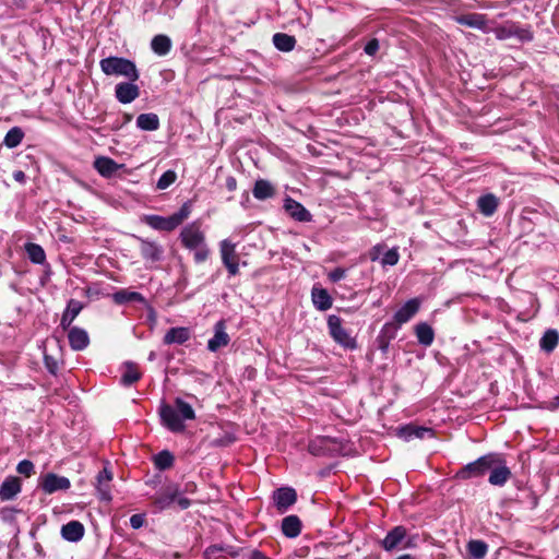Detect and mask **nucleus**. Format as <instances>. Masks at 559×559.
<instances>
[{"label":"nucleus","instance_id":"nucleus-1","mask_svg":"<svg viewBox=\"0 0 559 559\" xmlns=\"http://www.w3.org/2000/svg\"><path fill=\"white\" fill-rule=\"evenodd\" d=\"M175 406L163 402L159 406V416L164 427L171 432H183L186 430L185 420L195 419V413L192 406L181 397H176Z\"/></svg>","mask_w":559,"mask_h":559},{"label":"nucleus","instance_id":"nucleus-2","mask_svg":"<svg viewBox=\"0 0 559 559\" xmlns=\"http://www.w3.org/2000/svg\"><path fill=\"white\" fill-rule=\"evenodd\" d=\"M179 238L186 249L194 251L193 258L195 263H202L209 259L210 249L199 222H192L185 226L180 231Z\"/></svg>","mask_w":559,"mask_h":559},{"label":"nucleus","instance_id":"nucleus-3","mask_svg":"<svg viewBox=\"0 0 559 559\" xmlns=\"http://www.w3.org/2000/svg\"><path fill=\"white\" fill-rule=\"evenodd\" d=\"M100 70L108 76H122L131 82H136L140 72L136 64L127 58L110 56L99 61Z\"/></svg>","mask_w":559,"mask_h":559},{"label":"nucleus","instance_id":"nucleus-4","mask_svg":"<svg viewBox=\"0 0 559 559\" xmlns=\"http://www.w3.org/2000/svg\"><path fill=\"white\" fill-rule=\"evenodd\" d=\"M192 203L191 201L185 202L178 212L174 213L168 217L160 215H144L142 221L155 230L173 231L179 227L185 219H187L191 213Z\"/></svg>","mask_w":559,"mask_h":559},{"label":"nucleus","instance_id":"nucleus-5","mask_svg":"<svg viewBox=\"0 0 559 559\" xmlns=\"http://www.w3.org/2000/svg\"><path fill=\"white\" fill-rule=\"evenodd\" d=\"M380 545L388 552L414 548L416 546V536L408 535L405 526L397 525L386 533Z\"/></svg>","mask_w":559,"mask_h":559},{"label":"nucleus","instance_id":"nucleus-6","mask_svg":"<svg viewBox=\"0 0 559 559\" xmlns=\"http://www.w3.org/2000/svg\"><path fill=\"white\" fill-rule=\"evenodd\" d=\"M489 32H492L496 38L499 40H506L515 37L521 43H528L534 38L533 32L530 27H521L518 23L510 21L493 28H489Z\"/></svg>","mask_w":559,"mask_h":559},{"label":"nucleus","instance_id":"nucleus-7","mask_svg":"<svg viewBox=\"0 0 559 559\" xmlns=\"http://www.w3.org/2000/svg\"><path fill=\"white\" fill-rule=\"evenodd\" d=\"M493 457H496V452L487 453L474 462L464 465L457 471L456 478L466 480L484 476L488 473Z\"/></svg>","mask_w":559,"mask_h":559},{"label":"nucleus","instance_id":"nucleus-8","mask_svg":"<svg viewBox=\"0 0 559 559\" xmlns=\"http://www.w3.org/2000/svg\"><path fill=\"white\" fill-rule=\"evenodd\" d=\"M328 328L330 335L337 344L346 349H355L357 347L356 340L342 326V319L338 316H329Z\"/></svg>","mask_w":559,"mask_h":559},{"label":"nucleus","instance_id":"nucleus-9","mask_svg":"<svg viewBox=\"0 0 559 559\" xmlns=\"http://www.w3.org/2000/svg\"><path fill=\"white\" fill-rule=\"evenodd\" d=\"M488 481L492 486H503L511 477V469L508 467L503 454L496 453V457L492 459L490 468L488 471Z\"/></svg>","mask_w":559,"mask_h":559},{"label":"nucleus","instance_id":"nucleus-10","mask_svg":"<svg viewBox=\"0 0 559 559\" xmlns=\"http://www.w3.org/2000/svg\"><path fill=\"white\" fill-rule=\"evenodd\" d=\"M71 487V481L68 477L60 476L55 473H47L40 478L39 488L47 495L56 491H66Z\"/></svg>","mask_w":559,"mask_h":559},{"label":"nucleus","instance_id":"nucleus-11","mask_svg":"<svg viewBox=\"0 0 559 559\" xmlns=\"http://www.w3.org/2000/svg\"><path fill=\"white\" fill-rule=\"evenodd\" d=\"M273 502L280 513L287 512L297 501V492L292 487H281L273 491Z\"/></svg>","mask_w":559,"mask_h":559},{"label":"nucleus","instance_id":"nucleus-12","mask_svg":"<svg viewBox=\"0 0 559 559\" xmlns=\"http://www.w3.org/2000/svg\"><path fill=\"white\" fill-rule=\"evenodd\" d=\"M222 262L226 266L228 273L233 276L238 274L239 265L236 254V245L229 239H224L219 243Z\"/></svg>","mask_w":559,"mask_h":559},{"label":"nucleus","instance_id":"nucleus-13","mask_svg":"<svg viewBox=\"0 0 559 559\" xmlns=\"http://www.w3.org/2000/svg\"><path fill=\"white\" fill-rule=\"evenodd\" d=\"M230 342V337L226 332L225 320H219L214 325V335L207 342V349L212 353L217 352L222 347H226Z\"/></svg>","mask_w":559,"mask_h":559},{"label":"nucleus","instance_id":"nucleus-14","mask_svg":"<svg viewBox=\"0 0 559 559\" xmlns=\"http://www.w3.org/2000/svg\"><path fill=\"white\" fill-rule=\"evenodd\" d=\"M140 96V87L135 82H120L115 87V97L121 104H130Z\"/></svg>","mask_w":559,"mask_h":559},{"label":"nucleus","instance_id":"nucleus-15","mask_svg":"<svg viewBox=\"0 0 559 559\" xmlns=\"http://www.w3.org/2000/svg\"><path fill=\"white\" fill-rule=\"evenodd\" d=\"M284 209L286 213L297 222L306 223L312 219L310 212L300 202L290 197L284 200Z\"/></svg>","mask_w":559,"mask_h":559},{"label":"nucleus","instance_id":"nucleus-16","mask_svg":"<svg viewBox=\"0 0 559 559\" xmlns=\"http://www.w3.org/2000/svg\"><path fill=\"white\" fill-rule=\"evenodd\" d=\"M138 240L140 241L141 255L145 261L158 262L162 260L164 249L158 242L140 237H138Z\"/></svg>","mask_w":559,"mask_h":559},{"label":"nucleus","instance_id":"nucleus-17","mask_svg":"<svg viewBox=\"0 0 559 559\" xmlns=\"http://www.w3.org/2000/svg\"><path fill=\"white\" fill-rule=\"evenodd\" d=\"M180 493L179 486L176 484L167 485L154 499V504L159 510L168 509Z\"/></svg>","mask_w":559,"mask_h":559},{"label":"nucleus","instance_id":"nucleus-18","mask_svg":"<svg viewBox=\"0 0 559 559\" xmlns=\"http://www.w3.org/2000/svg\"><path fill=\"white\" fill-rule=\"evenodd\" d=\"M397 436L405 441H409L413 439H424L426 436L432 437L433 430L431 428L408 424L397 428Z\"/></svg>","mask_w":559,"mask_h":559},{"label":"nucleus","instance_id":"nucleus-19","mask_svg":"<svg viewBox=\"0 0 559 559\" xmlns=\"http://www.w3.org/2000/svg\"><path fill=\"white\" fill-rule=\"evenodd\" d=\"M83 308L84 304L80 300L71 298L68 301L60 320V326L62 328V330L67 331L71 326L72 322L80 314Z\"/></svg>","mask_w":559,"mask_h":559},{"label":"nucleus","instance_id":"nucleus-20","mask_svg":"<svg viewBox=\"0 0 559 559\" xmlns=\"http://www.w3.org/2000/svg\"><path fill=\"white\" fill-rule=\"evenodd\" d=\"M68 340L70 347L78 352L85 349L90 344L87 332L79 326H70L68 329Z\"/></svg>","mask_w":559,"mask_h":559},{"label":"nucleus","instance_id":"nucleus-21","mask_svg":"<svg viewBox=\"0 0 559 559\" xmlns=\"http://www.w3.org/2000/svg\"><path fill=\"white\" fill-rule=\"evenodd\" d=\"M456 22L460 25L468 26L472 28H476L483 31L484 33H489V27L487 23V19L485 14L480 13H468L463 14L456 17Z\"/></svg>","mask_w":559,"mask_h":559},{"label":"nucleus","instance_id":"nucleus-22","mask_svg":"<svg viewBox=\"0 0 559 559\" xmlns=\"http://www.w3.org/2000/svg\"><path fill=\"white\" fill-rule=\"evenodd\" d=\"M420 302L417 298L407 300L395 313L394 320L397 324L408 322L419 310Z\"/></svg>","mask_w":559,"mask_h":559},{"label":"nucleus","instance_id":"nucleus-23","mask_svg":"<svg viewBox=\"0 0 559 559\" xmlns=\"http://www.w3.org/2000/svg\"><path fill=\"white\" fill-rule=\"evenodd\" d=\"M191 337V331L186 326H176L169 329L164 335L163 342L166 345L178 344L181 345L189 341Z\"/></svg>","mask_w":559,"mask_h":559},{"label":"nucleus","instance_id":"nucleus-24","mask_svg":"<svg viewBox=\"0 0 559 559\" xmlns=\"http://www.w3.org/2000/svg\"><path fill=\"white\" fill-rule=\"evenodd\" d=\"M84 525L79 521H70L69 523L62 525L61 527V536L63 539L76 543L81 540L84 536Z\"/></svg>","mask_w":559,"mask_h":559},{"label":"nucleus","instance_id":"nucleus-25","mask_svg":"<svg viewBox=\"0 0 559 559\" xmlns=\"http://www.w3.org/2000/svg\"><path fill=\"white\" fill-rule=\"evenodd\" d=\"M301 528L302 523L300 519L295 514L287 515L282 520L281 530L283 535L287 538H296L299 536Z\"/></svg>","mask_w":559,"mask_h":559},{"label":"nucleus","instance_id":"nucleus-26","mask_svg":"<svg viewBox=\"0 0 559 559\" xmlns=\"http://www.w3.org/2000/svg\"><path fill=\"white\" fill-rule=\"evenodd\" d=\"M21 491V481L15 476L7 477L0 486V499L12 500Z\"/></svg>","mask_w":559,"mask_h":559},{"label":"nucleus","instance_id":"nucleus-27","mask_svg":"<svg viewBox=\"0 0 559 559\" xmlns=\"http://www.w3.org/2000/svg\"><path fill=\"white\" fill-rule=\"evenodd\" d=\"M111 479H112V473L107 467H104L97 474V491H98L100 500H104V501L111 500L110 488H109V483L111 481Z\"/></svg>","mask_w":559,"mask_h":559},{"label":"nucleus","instance_id":"nucleus-28","mask_svg":"<svg viewBox=\"0 0 559 559\" xmlns=\"http://www.w3.org/2000/svg\"><path fill=\"white\" fill-rule=\"evenodd\" d=\"M121 166L106 156L96 157L94 160V168L106 178L111 177Z\"/></svg>","mask_w":559,"mask_h":559},{"label":"nucleus","instance_id":"nucleus-29","mask_svg":"<svg viewBox=\"0 0 559 559\" xmlns=\"http://www.w3.org/2000/svg\"><path fill=\"white\" fill-rule=\"evenodd\" d=\"M112 300L117 305H124L128 302H140L145 304V298L138 292H131L128 289H119L112 294Z\"/></svg>","mask_w":559,"mask_h":559},{"label":"nucleus","instance_id":"nucleus-30","mask_svg":"<svg viewBox=\"0 0 559 559\" xmlns=\"http://www.w3.org/2000/svg\"><path fill=\"white\" fill-rule=\"evenodd\" d=\"M311 298L313 306L320 311H325L332 307V298L324 288L313 287Z\"/></svg>","mask_w":559,"mask_h":559},{"label":"nucleus","instance_id":"nucleus-31","mask_svg":"<svg viewBox=\"0 0 559 559\" xmlns=\"http://www.w3.org/2000/svg\"><path fill=\"white\" fill-rule=\"evenodd\" d=\"M252 194L257 200H266L275 194L272 183L265 179H258L252 189Z\"/></svg>","mask_w":559,"mask_h":559},{"label":"nucleus","instance_id":"nucleus-32","mask_svg":"<svg viewBox=\"0 0 559 559\" xmlns=\"http://www.w3.org/2000/svg\"><path fill=\"white\" fill-rule=\"evenodd\" d=\"M417 341L423 346H430L435 340L433 329L426 322H420L415 326Z\"/></svg>","mask_w":559,"mask_h":559},{"label":"nucleus","instance_id":"nucleus-33","mask_svg":"<svg viewBox=\"0 0 559 559\" xmlns=\"http://www.w3.org/2000/svg\"><path fill=\"white\" fill-rule=\"evenodd\" d=\"M479 212L485 216H491L498 207V199L492 193L481 195L477 201Z\"/></svg>","mask_w":559,"mask_h":559},{"label":"nucleus","instance_id":"nucleus-34","mask_svg":"<svg viewBox=\"0 0 559 559\" xmlns=\"http://www.w3.org/2000/svg\"><path fill=\"white\" fill-rule=\"evenodd\" d=\"M273 45L280 51L289 52L296 46V38L286 33H276L273 35Z\"/></svg>","mask_w":559,"mask_h":559},{"label":"nucleus","instance_id":"nucleus-35","mask_svg":"<svg viewBox=\"0 0 559 559\" xmlns=\"http://www.w3.org/2000/svg\"><path fill=\"white\" fill-rule=\"evenodd\" d=\"M151 49L157 56H166L171 49V40L167 35H156L151 40Z\"/></svg>","mask_w":559,"mask_h":559},{"label":"nucleus","instance_id":"nucleus-36","mask_svg":"<svg viewBox=\"0 0 559 559\" xmlns=\"http://www.w3.org/2000/svg\"><path fill=\"white\" fill-rule=\"evenodd\" d=\"M136 127L144 131H155L159 128V118L156 114H141L136 118Z\"/></svg>","mask_w":559,"mask_h":559},{"label":"nucleus","instance_id":"nucleus-37","mask_svg":"<svg viewBox=\"0 0 559 559\" xmlns=\"http://www.w3.org/2000/svg\"><path fill=\"white\" fill-rule=\"evenodd\" d=\"M25 251L29 261L34 264H44L46 261V253L43 247L38 243H25Z\"/></svg>","mask_w":559,"mask_h":559},{"label":"nucleus","instance_id":"nucleus-38","mask_svg":"<svg viewBox=\"0 0 559 559\" xmlns=\"http://www.w3.org/2000/svg\"><path fill=\"white\" fill-rule=\"evenodd\" d=\"M559 342V333L557 330H547L540 338L539 345L546 353H551Z\"/></svg>","mask_w":559,"mask_h":559},{"label":"nucleus","instance_id":"nucleus-39","mask_svg":"<svg viewBox=\"0 0 559 559\" xmlns=\"http://www.w3.org/2000/svg\"><path fill=\"white\" fill-rule=\"evenodd\" d=\"M23 139V130L20 127H13L7 132L3 139V145L8 148H14L22 143Z\"/></svg>","mask_w":559,"mask_h":559},{"label":"nucleus","instance_id":"nucleus-40","mask_svg":"<svg viewBox=\"0 0 559 559\" xmlns=\"http://www.w3.org/2000/svg\"><path fill=\"white\" fill-rule=\"evenodd\" d=\"M153 461L157 469L166 471L174 465L175 456L170 451L163 450L154 456Z\"/></svg>","mask_w":559,"mask_h":559},{"label":"nucleus","instance_id":"nucleus-41","mask_svg":"<svg viewBox=\"0 0 559 559\" xmlns=\"http://www.w3.org/2000/svg\"><path fill=\"white\" fill-rule=\"evenodd\" d=\"M467 550L472 558L484 559L488 551V545L483 540L473 539L468 542Z\"/></svg>","mask_w":559,"mask_h":559},{"label":"nucleus","instance_id":"nucleus-42","mask_svg":"<svg viewBox=\"0 0 559 559\" xmlns=\"http://www.w3.org/2000/svg\"><path fill=\"white\" fill-rule=\"evenodd\" d=\"M141 378V373L138 370V367L133 362H126V369L121 376V383L123 385H131L139 381Z\"/></svg>","mask_w":559,"mask_h":559},{"label":"nucleus","instance_id":"nucleus-43","mask_svg":"<svg viewBox=\"0 0 559 559\" xmlns=\"http://www.w3.org/2000/svg\"><path fill=\"white\" fill-rule=\"evenodd\" d=\"M177 179V174L175 170L169 169L166 170L157 180L156 189L165 190L170 187Z\"/></svg>","mask_w":559,"mask_h":559},{"label":"nucleus","instance_id":"nucleus-44","mask_svg":"<svg viewBox=\"0 0 559 559\" xmlns=\"http://www.w3.org/2000/svg\"><path fill=\"white\" fill-rule=\"evenodd\" d=\"M399 329H400V324H397L396 322H386L382 326L379 335L383 336L384 338H386L389 341H392L396 337Z\"/></svg>","mask_w":559,"mask_h":559},{"label":"nucleus","instance_id":"nucleus-45","mask_svg":"<svg viewBox=\"0 0 559 559\" xmlns=\"http://www.w3.org/2000/svg\"><path fill=\"white\" fill-rule=\"evenodd\" d=\"M329 442L328 438H319L309 443V452L313 455H323L324 449L326 448V443Z\"/></svg>","mask_w":559,"mask_h":559},{"label":"nucleus","instance_id":"nucleus-46","mask_svg":"<svg viewBox=\"0 0 559 559\" xmlns=\"http://www.w3.org/2000/svg\"><path fill=\"white\" fill-rule=\"evenodd\" d=\"M16 472L25 477H29L35 473V466L29 460H22L16 466Z\"/></svg>","mask_w":559,"mask_h":559},{"label":"nucleus","instance_id":"nucleus-47","mask_svg":"<svg viewBox=\"0 0 559 559\" xmlns=\"http://www.w3.org/2000/svg\"><path fill=\"white\" fill-rule=\"evenodd\" d=\"M399 259H400V255H399V252L396 249H390L388 250L382 260H381V263L383 265H390V266H393L395 265L397 262H399Z\"/></svg>","mask_w":559,"mask_h":559},{"label":"nucleus","instance_id":"nucleus-48","mask_svg":"<svg viewBox=\"0 0 559 559\" xmlns=\"http://www.w3.org/2000/svg\"><path fill=\"white\" fill-rule=\"evenodd\" d=\"M44 364H45V367L46 369L53 376L57 374L58 372V369H59V365H58V361L55 357L48 355V354H44Z\"/></svg>","mask_w":559,"mask_h":559},{"label":"nucleus","instance_id":"nucleus-49","mask_svg":"<svg viewBox=\"0 0 559 559\" xmlns=\"http://www.w3.org/2000/svg\"><path fill=\"white\" fill-rule=\"evenodd\" d=\"M144 523H145L144 514L136 513V514L131 515V518H130V526L133 530L141 528L144 525Z\"/></svg>","mask_w":559,"mask_h":559},{"label":"nucleus","instance_id":"nucleus-50","mask_svg":"<svg viewBox=\"0 0 559 559\" xmlns=\"http://www.w3.org/2000/svg\"><path fill=\"white\" fill-rule=\"evenodd\" d=\"M379 50V40L377 38H372L370 39L365 48H364V51L368 55V56H374L377 53V51Z\"/></svg>","mask_w":559,"mask_h":559},{"label":"nucleus","instance_id":"nucleus-51","mask_svg":"<svg viewBox=\"0 0 559 559\" xmlns=\"http://www.w3.org/2000/svg\"><path fill=\"white\" fill-rule=\"evenodd\" d=\"M346 276V271L342 267H336L329 274V280L333 283H336L343 280Z\"/></svg>","mask_w":559,"mask_h":559},{"label":"nucleus","instance_id":"nucleus-52","mask_svg":"<svg viewBox=\"0 0 559 559\" xmlns=\"http://www.w3.org/2000/svg\"><path fill=\"white\" fill-rule=\"evenodd\" d=\"M376 342H377V345H378V348L382 352V353H386L388 349H389V346H390V342L389 340L384 338L383 336H380L378 334L377 338H376Z\"/></svg>","mask_w":559,"mask_h":559},{"label":"nucleus","instance_id":"nucleus-53","mask_svg":"<svg viewBox=\"0 0 559 559\" xmlns=\"http://www.w3.org/2000/svg\"><path fill=\"white\" fill-rule=\"evenodd\" d=\"M381 251H382V246H380V245L374 246V247L370 250V252H369V258H370V260H371V261H376V260H378V259H379V257H380Z\"/></svg>","mask_w":559,"mask_h":559},{"label":"nucleus","instance_id":"nucleus-54","mask_svg":"<svg viewBox=\"0 0 559 559\" xmlns=\"http://www.w3.org/2000/svg\"><path fill=\"white\" fill-rule=\"evenodd\" d=\"M175 502L178 503L181 510H186L191 506V501L186 497H180V495L178 496Z\"/></svg>","mask_w":559,"mask_h":559},{"label":"nucleus","instance_id":"nucleus-55","mask_svg":"<svg viewBox=\"0 0 559 559\" xmlns=\"http://www.w3.org/2000/svg\"><path fill=\"white\" fill-rule=\"evenodd\" d=\"M226 188L228 191H235L237 189V180L235 177L229 176L226 178Z\"/></svg>","mask_w":559,"mask_h":559},{"label":"nucleus","instance_id":"nucleus-56","mask_svg":"<svg viewBox=\"0 0 559 559\" xmlns=\"http://www.w3.org/2000/svg\"><path fill=\"white\" fill-rule=\"evenodd\" d=\"M13 179L23 185L26 181V175L23 170H15L13 173Z\"/></svg>","mask_w":559,"mask_h":559},{"label":"nucleus","instance_id":"nucleus-57","mask_svg":"<svg viewBox=\"0 0 559 559\" xmlns=\"http://www.w3.org/2000/svg\"><path fill=\"white\" fill-rule=\"evenodd\" d=\"M249 559H271L266 555H264L262 551L255 549L251 552Z\"/></svg>","mask_w":559,"mask_h":559},{"label":"nucleus","instance_id":"nucleus-58","mask_svg":"<svg viewBox=\"0 0 559 559\" xmlns=\"http://www.w3.org/2000/svg\"><path fill=\"white\" fill-rule=\"evenodd\" d=\"M13 3L15 7L20 8V9H24L26 8V3L24 0H13Z\"/></svg>","mask_w":559,"mask_h":559},{"label":"nucleus","instance_id":"nucleus-59","mask_svg":"<svg viewBox=\"0 0 559 559\" xmlns=\"http://www.w3.org/2000/svg\"><path fill=\"white\" fill-rule=\"evenodd\" d=\"M395 559H415V558L409 554H404V555L399 556Z\"/></svg>","mask_w":559,"mask_h":559},{"label":"nucleus","instance_id":"nucleus-60","mask_svg":"<svg viewBox=\"0 0 559 559\" xmlns=\"http://www.w3.org/2000/svg\"><path fill=\"white\" fill-rule=\"evenodd\" d=\"M554 407H559V394L554 397Z\"/></svg>","mask_w":559,"mask_h":559},{"label":"nucleus","instance_id":"nucleus-61","mask_svg":"<svg viewBox=\"0 0 559 559\" xmlns=\"http://www.w3.org/2000/svg\"><path fill=\"white\" fill-rule=\"evenodd\" d=\"M154 359V353H151L150 354V360H153Z\"/></svg>","mask_w":559,"mask_h":559},{"label":"nucleus","instance_id":"nucleus-62","mask_svg":"<svg viewBox=\"0 0 559 559\" xmlns=\"http://www.w3.org/2000/svg\"><path fill=\"white\" fill-rule=\"evenodd\" d=\"M533 499H534V506H536V504H537V499H536V497H534Z\"/></svg>","mask_w":559,"mask_h":559}]
</instances>
